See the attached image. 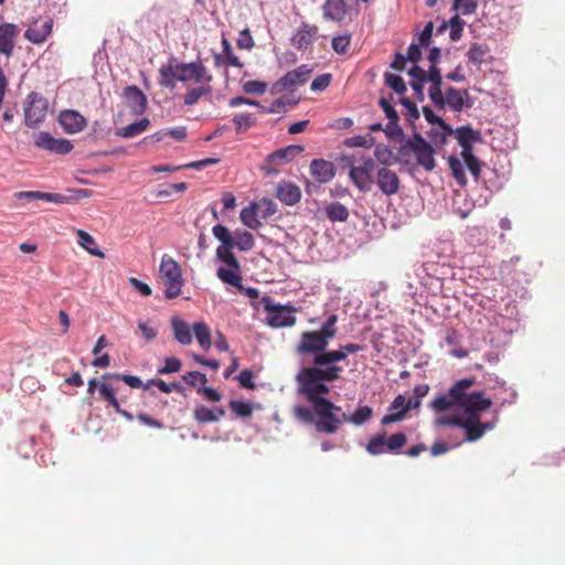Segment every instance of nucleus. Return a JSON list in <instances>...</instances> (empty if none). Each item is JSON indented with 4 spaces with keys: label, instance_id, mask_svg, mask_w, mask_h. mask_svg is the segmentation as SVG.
<instances>
[{
    "label": "nucleus",
    "instance_id": "f257e3e1",
    "mask_svg": "<svg viewBox=\"0 0 565 565\" xmlns=\"http://www.w3.org/2000/svg\"><path fill=\"white\" fill-rule=\"evenodd\" d=\"M426 139L420 132L414 130L411 136L398 146V157L396 160L402 161L406 166V171L413 175L417 167H422L425 171L431 172L437 167L435 156L437 149L447 143L448 137L452 136L454 128L450 124L445 122L436 128H430Z\"/></svg>",
    "mask_w": 565,
    "mask_h": 565
},
{
    "label": "nucleus",
    "instance_id": "f03ea898",
    "mask_svg": "<svg viewBox=\"0 0 565 565\" xmlns=\"http://www.w3.org/2000/svg\"><path fill=\"white\" fill-rule=\"evenodd\" d=\"M212 234L220 242L215 253L216 259L225 264V269L241 270V264L233 249L236 247L244 253L252 250L255 246L254 235L238 228L231 232L227 226L220 223L212 227Z\"/></svg>",
    "mask_w": 565,
    "mask_h": 565
},
{
    "label": "nucleus",
    "instance_id": "7ed1b4c3",
    "mask_svg": "<svg viewBox=\"0 0 565 565\" xmlns=\"http://www.w3.org/2000/svg\"><path fill=\"white\" fill-rule=\"evenodd\" d=\"M213 79L212 74L201 61L179 62L174 55H171L167 63L159 67L158 84L168 89H174L177 83H186L194 81L195 83L210 84Z\"/></svg>",
    "mask_w": 565,
    "mask_h": 565
},
{
    "label": "nucleus",
    "instance_id": "20e7f679",
    "mask_svg": "<svg viewBox=\"0 0 565 565\" xmlns=\"http://www.w3.org/2000/svg\"><path fill=\"white\" fill-rule=\"evenodd\" d=\"M296 418L305 425H315L318 433L326 435L335 434L340 426L345 423L342 419L341 406L330 403L327 405L310 408L303 405H296L294 408Z\"/></svg>",
    "mask_w": 565,
    "mask_h": 565
},
{
    "label": "nucleus",
    "instance_id": "39448f33",
    "mask_svg": "<svg viewBox=\"0 0 565 565\" xmlns=\"http://www.w3.org/2000/svg\"><path fill=\"white\" fill-rule=\"evenodd\" d=\"M475 377H465L459 380L460 390L458 392V411L461 412V418H470L471 423H477L481 414L492 406V399L484 396L483 391L468 392L475 384Z\"/></svg>",
    "mask_w": 565,
    "mask_h": 565
},
{
    "label": "nucleus",
    "instance_id": "423d86ee",
    "mask_svg": "<svg viewBox=\"0 0 565 565\" xmlns=\"http://www.w3.org/2000/svg\"><path fill=\"white\" fill-rule=\"evenodd\" d=\"M297 382V394L303 396L311 408L333 403L328 395L331 392L330 383L313 379L300 373L295 376Z\"/></svg>",
    "mask_w": 565,
    "mask_h": 565
},
{
    "label": "nucleus",
    "instance_id": "0eeeda50",
    "mask_svg": "<svg viewBox=\"0 0 565 565\" xmlns=\"http://www.w3.org/2000/svg\"><path fill=\"white\" fill-rule=\"evenodd\" d=\"M406 443L407 436L403 431L394 433L391 436H387L385 431H382L369 439L365 450L371 456H381L384 454L398 455Z\"/></svg>",
    "mask_w": 565,
    "mask_h": 565
},
{
    "label": "nucleus",
    "instance_id": "6e6552de",
    "mask_svg": "<svg viewBox=\"0 0 565 565\" xmlns=\"http://www.w3.org/2000/svg\"><path fill=\"white\" fill-rule=\"evenodd\" d=\"M159 273L164 279V297L167 299H174L179 297L184 285V278L179 263L164 254L161 258Z\"/></svg>",
    "mask_w": 565,
    "mask_h": 565
},
{
    "label": "nucleus",
    "instance_id": "1a4fd4ad",
    "mask_svg": "<svg viewBox=\"0 0 565 565\" xmlns=\"http://www.w3.org/2000/svg\"><path fill=\"white\" fill-rule=\"evenodd\" d=\"M267 313V323L273 328H286L296 323L295 307L275 303L270 296L265 295L259 299Z\"/></svg>",
    "mask_w": 565,
    "mask_h": 565
},
{
    "label": "nucleus",
    "instance_id": "9d476101",
    "mask_svg": "<svg viewBox=\"0 0 565 565\" xmlns=\"http://www.w3.org/2000/svg\"><path fill=\"white\" fill-rule=\"evenodd\" d=\"M394 99L393 94H390L388 97L382 96L377 105L383 110L385 117L387 118V122L385 125L384 134L391 141H398L399 145L407 139V136L404 132V129L399 125V115L395 109L394 105H392V100Z\"/></svg>",
    "mask_w": 565,
    "mask_h": 565
},
{
    "label": "nucleus",
    "instance_id": "9b49d317",
    "mask_svg": "<svg viewBox=\"0 0 565 565\" xmlns=\"http://www.w3.org/2000/svg\"><path fill=\"white\" fill-rule=\"evenodd\" d=\"M305 151V147L301 145H289L284 148H279L267 154L265 164L262 166V170L267 175H276L279 173L278 166L287 164L291 162L298 154Z\"/></svg>",
    "mask_w": 565,
    "mask_h": 565
},
{
    "label": "nucleus",
    "instance_id": "f8f14e48",
    "mask_svg": "<svg viewBox=\"0 0 565 565\" xmlns=\"http://www.w3.org/2000/svg\"><path fill=\"white\" fill-rule=\"evenodd\" d=\"M49 103L40 93L31 92L24 105V124L29 128H36L46 116Z\"/></svg>",
    "mask_w": 565,
    "mask_h": 565
},
{
    "label": "nucleus",
    "instance_id": "ddd939ff",
    "mask_svg": "<svg viewBox=\"0 0 565 565\" xmlns=\"http://www.w3.org/2000/svg\"><path fill=\"white\" fill-rule=\"evenodd\" d=\"M216 276L222 282L237 288L241 294L245 295L252 300L253 307L258 308V303L254 300L259 299V290L255 287L243 285L241 270L225 269V267L221 266L216 269Z\"/></svg>",
    "mask_w": 565,
    "mask_h": 565
},
{
    "label": "nucleus",
    "instance_id": "4468645a",
    "mask_svg": "<svg viewBox=\"0 0 565 565\" xmlns=\"http://www.w3.org/2000/svg\"><path fill=\"white\" fill-rule=\"evenodd\" d=\"M375 169L374 159L371 157L363 158V164L360 167H354L350 163V172L349 175L353 182V184L361 192H369L372 190L374 184L373 171Z\"/></svg>",
    "mask_w": 565,
    "mask_h": 565
},
{
    "label": "nucleus",
    "instance_id": "2eb2a0df",
    "mask_svg": "<svg viewBox=\"0 0 565 565\" xmlns=\"http://www.w3.org/2000/svg\"><path fill=\"white\" fill-rule=\"evenodd\" d=\"M329 347V342L324 340L320 334L313 331H305L300 335L299 343L296 347V351L300 355H311L318 359L321 353Z\"/></svg>",
    "mask_w": 565,
    "mask_h": 565
},
{
    "label": "nucleus",
    "instance_id": "dca6fc26",
    "mask_svg": "<svg viewBox=\"0 0 565 565\" xmlns=\"http://www.w3.org/2000/svg\"><path fill=\"white\" fill-rule=\"evenodd\" d=\"M34 146L51 153L65 156L68 154L74 145L66 138H55L49 131H40L34 137Z\"/></svg>",
    "mask_w": 565,
    "mask_h": 565
},
{
    "label": "nucleus",
    "instance_id": "f3484780",
    "mask_svg": "<svg viewBox=\"0 0 565 565\" xmlns=\"http://www.w3.org/2000/svg\"><path fill=\"white\" fill-rule=\"evenodd\" d=\"M343 367L340 365H328L320 361L312 360L311 365L301 366L300 374L318 379L324 382L333 383L340 379Z\"/></svg>",
    "mask_w": 565,
    "mask_h": 565
},
{
    "label": "nucleus",
    "instance_id": "a211bd4d",
    "mask_svg": "<svg viewBox=\"0 0 565 565\" xmlns=\"http://www.w3.org/2000/svg\"><path fill=\"white\" fill-rule=\"evenodd\" d=\"M436 426L457 427L465 431V437L460 441L473 443L478 439H469V435L475 436L479 431L480 418L477 423H471L470 418H461L460 415L440 416L435 420Z\"/></svg>",
    "mask_w": 565,
    "mask_h": 565
},
{
    "label": "nucleus",
    "instance_id": "6ab92c4d",
    "mask_svg": "<svg viewBox=\"0 0 565 565\" xmlns=\"http://www.w3.org/2000/svg\"><path fill=\"white\" fill-rule=\"evenodd\" d=\"M122 96L126 106L135 116H141L148 109V98L146 94L136 85H128L124 88Z\"/></svg>",
    "mask_w": 565,
    "mask_h": 565
},
{
    "label": "nucleus",
    "instance_id": "aec40b11",
    "mask_svg": "<svg viewBox=\"0 0 565 565\" xmlns=\"http://www.w3.org/2000/svg\"><path fill=\"white\" fill-rule=\"evenodd\" d=\"M57 122L63 131L68 135L81 132L87 126L86 118L75 109L61 110L57 116Z\"/></svg>",
    "mask_w": 565,
    "mask_h": 565
},
{
    "label": "nucleus",
    "instance_id": "412c9836",
    "mask_svg": "<svg viewBox=\"0 0 565 565\" xmlns=\"http://www.w3.org/2000/svg\"><path fill=\"white\" fill-rule=\"evenodd\" d=\"M459 380L456 381L446 394H438L429 404L430 408L437 413L446 412L449 409H458V392L460 390Z\"/></svg>",
    "mask_w": 565,
    "mask_h": 565
},
{
    "label": "nucleus",
    "instance_id": "4be33fe9",
    "mask_svg": "<svg viewBox=\"0 0 565 565\" xmlns=\"http://www.w3.org/2000/svg\"><path fill=\"white\" fill-rule=\"evenodd\" d=\"M275 196L284 205L294 206L301 200V190L296 183L282 180L277 183Z\"/></svg>",
    "mask_w": 565,
    "mask_h": 565
},
{
    "label": "nucleus",
    "instance_id": "5701e85b",
    "mask_svg": "<svg viewBox=\"0 0 565 565\" xmlns=\"http://www.w3.org/2000/svg\"><path fill=\"white\" fill-rule=\"evenodd\" d=\"M459 146L462 148L461 154L472 152L473 143L482 140L481 132L473 129L470 125L460 126L454 129V134Z\"/></svg>",
    "mask_w": 565,
    "mask_h": 565
},
{
    "label": "nucleus",
    "instance_id": "b1692460",
    "mask_svg": "<svg viewBox=\"0 0 565 565\" xmlns=\"http://www.w3.org/2000/svg\"><path fill=\"white\" fill-rule=\"evenodd\" d=\"M53 20L46 17L43 21H34L25 31L24 36L31 43H43L52 32Z\"/></svg>",
    "mask_w": 565,
    "mask_h": 565
},
{
    "label": "nucleus",
    "instance_id": "393cba45",
    "mask_svg": "<svg viewBox=\"0 0 565 565\" xmlns=\"http://www.w3.org/2000/svg\"><path fill=\"white\" fill-rule=\"evenodd\" d=\"M317 33L318 28L316 25L302 22L290 38V43L297 50L305 51L313 43Z\"/></svg>",
    "mask_w": 565,
    "mask_h": 565
},
{
    "label": "nucleus",
    "instance_id": "a878e982",
    "mask_svg": "<svg viewBox=\"0 0 565 565\" xmlns=\"http://www.w3.org/2000/svg\"><path fill=\"white\" fill-rule=\"evenodd\" d=\"M19 28L14 23L6 22L0 24V53L10 57L13 54L15 38L19 35Z\"/></svg>",
    "mask_w": 565,
    "mask_h": 565
},
{
    "label": "nucleus",
    "instance_id": "bb28decb",
    "mask_svg": "<svg viewBox=\"0 0 565 565\" xmlns=\"http://www.w3.org/2000/svg\"><path fill=\"white\" fill-rule=\"evenodd\" d=\"M313 68L308 64H301L295 70L288 71L285 75H282L280 79V84L282 87H286L287 90L294 92V87L298 85H302L307 82L308 76L312 73Z\"/></svg>",
    "mask_w": 565,
    "mask_h": 565
},
{
    "label": "nucleus",
    "instance_id": "cd10ccee",
    "mask_svg": "<svg viewBox=\"0 0 565 565\" xmlns=\"http://www.w3.org/2000/svg\"><path fill=\"white\" fill-rule=\"evenodd\" d=\"M213 57H214V65L216 67L233 66V67L242 68L244 66L243 63L241 62V60L238 58V56H236L233 53L231 42L224 36L222 38V52L215 53L213 55Z\"/></svg>",
    "mask_w": 565,
    "mask_h": 565
},
{
    "label": "nucleus",
    "instance_id": "c85d7f7f",
    "mask_svg": "<svg viewBox=\"0 0 565 565\" xmlns=\"http://www.w3.org/2000/svg\"><path fill=\"white\" fill-rule=\"evenodd\" d=\"M376 183L381 192L386 195L395 194L399 189V179L397 174L385 167L377 170Z\"/></svg>",
    "mask_w": 565,
    "mask_h": 565
},
{
    "label": "nucleus",
    "instance_id": "c756f323",
    "mask_svg": "<svg viewBox=\"0 0 565 565\" xmlns=\"http://www.w3.org/2000/svg\"><path fill=\"white\" fill-rule=\"evenodd\" d=\"M310 173L319 183L331 181L335 174V167L331 161L313 159L310 162Z\"/></svg>",
    "mask_w": 565,
    "mask_h": 565
},
{
    "label": "nucleus",
    "instance_id": "7c9ffc66",
    "mask_svg": "<svg viewBox=\"0 0 565 565\" xmlns=\"http://www.w3.org/2000/svg\"><path fill=\"white\" fill-rule=\"evenodd\" d=\"M99 398L105 401L108 404V406L113 407L116 413L124 416L127 420L131 422L135 418L131 413L121 408L119 401L116 396V391L111 384L107 382L100 383Z\"/></svg>",
    "mask_w": 565,
    "mask_h": 565
},
{
    "label": "nucleus",
    "instance_id": "2f4dec72",
    "mask_svg": "<svg viewBox=\"0 0 565 565\" xmlns=\"http://www.w3.org/2000/svg\"><path fill=\"white\" fill-rule=\"evenodd\" d=\"M404 403V395L398 394L393 402L387 407V414H385L381 419L382 426H388L394 423L402 422L407 413L405 408L403 407Z\"/></svg>",
    "mask_w": 565,
    "mask_h": 565
},
{
    "label": "nucleus",
    "instance_id": "473e14b6",
    "mask_svg": "<svg viewBox=\"0 0 565 565\" xmlns=\"http://www.w3.org/2000/svg\"><path fill=\"white\" fill-rule=\"evenodd\" d=\"M447 102L449 108L455 113H460L463 108H471L472 103H465V97L470 99L467 89H458L454 86L446 88Z\"/></svg>",
    "mask_w": 565,
    "mask_h": 565
},
{
    "label": "nucleus",
    "instance_id": "72a5a7b5",
    "mask_svg": "<svg viewBox=\"0 0 565 565\" xmlns=\"http://www.w3.org/2000/svg\"><path fill=\"white\" fill-rule=\"evenodd\" d=\"M151 125V121L147 117H142L141 119L134 121L127 126L120 127L116 129L115 135L119 138H134L142 132H145Z\"/></svg>",
    "mask_w": 565,
    "mask_h": 565
},
{
    "label": "nucleus",
    "instance_id": "f704fd0d",
    "mask_svg": "<svg viewBox=\"0 0 565 565\" xmlns=\"http://www.w3.org/2000/svg\"><path fill=\"white\" fill-rule=\"evenodd\" d=\"M481 181L483 183L484 189L489 191L490 194H492L494 192L500 191L503 188L507 178L504 177V174H499L497 169L487 168L483 171Z\"/></svg>",
    "mask_w": 565,
    "mask_h": 565
},
{
    "label": "nucleus",
    "instance_id": "c9c22d12",
    "mask_svg": "<svg viewBox=\"0 0 565 565\" xmlns=\"http://www.w3.org/2000/svg\"><path fill=\"white\" fill-rule=\"evenodd\" d=\"M174 339L182 345H188L192 342V332L189 324L174 316L171 319Z\"/></svg>",
    "mask_w": 565,
    "mask_h": 565
},
{
    "label": "nucleus",
    "instance_id": "e433bc0d",
    "mask_svg": "<svg viewBox=\"0 0 565 565\" xmlns=\"http://www.w3.org/2000/svg\"><path fill=\"white\" fill-rule=\"evenodd\" d=\"M347 13L343 0H327L323 4V18L330 21H341Z\"/></svg>",
    "mask_w": 565,
    "mask_h": 565
},
{
    "label": "nucleus",
    "instance_id": "4c0bfd02",
    "mask_svg": "<svg viewBox=\"0 0 565 565\" xmlns=\"http://www.w3.org/2000/svg\"><path fill=\"white\" fill-rule=\"evenodd\" d=\"M259 204L252 202L248 206L241 210L239 217L242 223L250 230H258L262 222L257 218Z\"/></svg>",
    "mask_w": 565,
    "mask_h": 565
},
{
    "label": "nucleus",
    "instance_id": "58836bf2",
    "mask_svg": "<svg viewBox=\"0 0 565 565\" xmlns=\"http://www.w3.org/2000/svg\"><path fill=\"white\" fill-rule=\"evenodd\" d=\"M374 157L385 168H387L388 166H392L394 163H399L406 168L404 162L396 160V158L398 157V150L394 154L392 149L386 145H383V143L376 145L375 149H374Z\"/></svg>",
    "mask_w": 565,
    "mask_h": 565
},
{
    "label": "nucleus",
    "instance_id": "ea45409f",
    "mask_svg": "<svg viewBox=\"0 0 565 565\" xmlns=\"http://www.w3.org/2000/svg\"><path fill=\"white\" fill-rule=\"evenodd\" d=\"M324 213L331 222H345L350 215L348 207L338 201L328 203Z\"/></svg>",
    "mask_w": 565,
    "mask_h": 565
},
{
    "label": "nucleus",
    "instance_id": "a19ab883",
    "mask_svg": "<svg viewBox=\"0 0 565 565\" xmlns=\"http://www.w3.org/2000/svg\"><path fill=\"white\" fill-rule=\"evenodd\" d=\"M372 415L373 409L367 405H363L359 406L352 414L342 413V419H344L345 423L362 426L371 419Z\"/></svg>",
    "mask_w": 565,
    "mask_h": 565
},
{
    "label": "nucleus",
    "instance_id": "79ce46f5",
    "mask_svg": "<svg viewBox=\"0 0 565 565\" xmlns=\"http://www.w3.org/2000/svg\"><path fill=\"white\" fill-rule=\"evenodd\" d=\"M510 337V333L500 329L498 326H494L488 331L487 335L484 337V341L492 348L501 349L507 345Z\"/></svg>",
    "mask_w": 565,
    "mask_h": 565
},
{
    "label": "nucleus",
    "instance_id": "37998d69",
    "mask_svg": "<svg viewBox=\"0 0 565 565\" xmlns=\"http://www.w3.org/2000/svg\"><path fill=\"white\" fill-rule=\"evenodd\" d=\"M228 406L235 414V416L239 418L250 417L255 408H262V405L259 403H250L237 399H231L228 402Z\"/></svg>",
    "mask_w": 565,
    "mask_h": 565
},
{
    "label": "nucleus",
    "instance_id": "c03bdc74",
    "mask_svg": "<svg viewBox=\"0 0 565 565\" xmlns=\"http://www.w3.org/2000/svg\"><path fill=\"white\" fill-rule=\"evenodd\" d=\"M102 380L103 382H106L107 380L121 381L130 388H141V386H143L142 380L139 376L132 374L108 372L102 375Z\"/></svg>",
    "mask_w": 565,
    "mask_h": 565
},
{
    "label": "nucleus",
    "instance_id": "a18cd8bd",
    "mask_svg": "<svg viewBox=\"0 0 565 565\" xmlns=\"http://www.w3.org/2000/svg\"><path fill=\"white\" fill-rule=\"evenodd\" d=\"M77 242L89 254L102 258L105 256L104 252L97 246L95 238L89 233L78 230Z\"/></svg>",
    "mask_w": 565,
    "mask_h": 565
},
{
    "label": "nucleus",
    "instance_id": "49530a36",
    "mask_svg": "<svg viewBox=\"0 0 565 565\" xmlns=\"http://www.w3.org/2000/svg\"><path fill=\"white\" fill-rule=\"evenodd\" d=\"M465 167L469 170L470 174L473 177L476 183L481 182V178L483 174L481 161L475 156L473 151L469 152V154H461Z\"/></svg>",
    "mask_w": 565,
    "mask_h": 565
},
{
    "label": "nucleus",
    "instance_id": "de8ad7c7",
    "mask_svg": "<svg viewBox=\"0 0 565 565\" xmlns=\"http://www.w3.org/2000/svg\"><path fill=\"white\" fill-rule=\"evenodd\" d=\"M193 333L198 343L204 349L209 350L211 348V331L207 324L203 321L194 322L192 326Z\"/></svg>",
    "mask_w": 565,
    "mask_h": 565
},
{
    "label": "nucleus",
    "instance_id": "09e8293b",
    "mask_svg": "<svg viewBox=\"0 0 565 565\" xmlns=\"http://www.w3.org/2000/svg\"><path fill=\"white\" fill-rule=\"evenodd\" d=\"M449 168L454 179L460 188H465L467 185V178L465 173V163L460 161L457 157L450 156L448 158Z\"/></svg>",
    "mask_w": 565,
    "mask_h": 565
},
{
    "label": "nucleus",
    "instance_id": "8fccbe9b",
    "mask_svg": "<svg viewBox=\"0 0 565 565\" xmlns=\"http://www.w3.org/2000/svg\"><path fill=\"white\" fill-rule=\"evenodd\" d=\"M396 104L402 105L406 109V120L407 122L416 130L415 122L420 117V111L418 109L417 104L412 100L409 97H401Z\"/></svg>",
    "mask_w": 565,
    "mask_h": 565
},
{
    "label": "nucleus",
    "instance_id": "3c124183",
    "mask_svg": "<svg viewBox=\"0 0 565 565\" xmlns=\"http://www.w3.org/2000/svg\"><path fill=\"white\" fill-rule=\"evenodd\" d=\"M384 84L396 95L403 96L407 92L406 83L398 74L386 72L384 74Z\"/></svg>",
    "mask_w": 565,
    "mask_h": 565
},
{
    "label": "nucleus",
    "instance_id": "603ef678",
    "mask_svg": "<svg viewBox=\"0 0 565 565\" xmlns=\"http://www.w3.org/2000/svg\"><path fill=\"white\" fill-rule=\"evenodd\" d=\"M493 382H494V384H493L492 388H500L503 392H509V398L508 397H498L501 405H505V404L513 405L516 403L518 392L513 387L507 386L505 381L500 379L499 376H494Z\"/></svg>",
    "mask_w": 565,
    "mask_h": 565
},
{
    "label": "nucleus",
    "instance_id": "864d4df0",
    "mask_svg": "<svg viewBox=\"0 0 565 565\" xmlns=\"http://www.w3.org/2000/svg\"><path fill=\"white\" fill-rule=\"evenodd\" d=\"M232 121L237 134L244 132L256 125V118L249 113L237 114Z\"/></svg>",
    "mask_w": 565,
    "mask_h": 565
},
{
    "label": "nucleus",
    "instance_id": "5fc2aeb1",
    "mask_svg": "<svg viewBox=\"0 0 565 565\" xmlns=\"http://www.w3.org/2000/svg\"><path fill=\"white\" fill-rule=\"evenodd\" d=\"M212 92V87L206 85H201L198 87H194L186 92V94L183 96V103L185 106H192L198 103V100Z\"/></svg>",
    "mask_w": 565,
    "mask_h": 565
},
{
    "label": "nucleus",
    "instance_id": "6e6d98bb",
    "mask_svg": "<svg viewBox=\"0 0 565 565\" xmlns=\"http://www.w3.org/2000/svg\"><path fill=\"white\" fill-rule=\"evenodd\" d=\"M423 82L430 83L428 90H441L443 76L440 68L436 65L429 66L425 77H423Z\"/></svg>",
    "mask_w": 565,
    "mask_h": 565
},
{
    "label": "nucleus",
    "instance_id": "4d7b16f0",
    "mask_svg": "<svg viewBox=\"0 0 565 565\" xmlns=\"http://www.w3.org/2000/svg\"><path fill=\"white\" fill-rule=\"evenodd\" d=\"M487 52L488 50L483 45L475 42L471 44L466 55L469 63L473 65H481L484 62Z\"/></svg>",
    "mask_w": 565,
    "mask_h": 565
},
{
    "label": "nucleus",
    "instance_id": "13d9d810",
    "mask_svg": "<svg viewBox=\"0 0 565 565\" xmlns=\"http://www.w3.org/2000/svg\"><path fill=\"white\" fill-rule=\"evenodd\" d=\"M375 142V138L371 135H356L350 138H347L343 141V145L349 148H371Z\"/></svg>",
    "mask_w": 565,
    "mask_h": 565
},
{
    "label": "nucleus",
    "instance_id": "bf43d9fd",
    "mask_svg": "<svg viewBox=\"0 0 565 565\" xmlns=\"http://www.w3.org/2000/svg\"><path fill=\"white\" fill-rule=\"evenodd\" d=\"M316 361H320L323 364L328 365H338L339 362H342L345 360L344 353L339 349L337 350H329L328 348L324 350L323 353L318 359H315Z\"/></svg>",
    "mask_w": 565,
    "mask_h": 565
},
{
    "label": "nucleus",
    "instance_id": "052dcab7",
    "mask_svg": "<svg viewBox=\"0 0 565 565\" xmlns=\"http://www.w3.org/2000/svg\"><path fill=\"white\" fill-rule=\"evenodd\" d=\"M193 417L199 424L215 423L216 416H214L213 408L205 405H199L194 408Z\"/></svg>",
    "mask_w": 565,
    "mask_h": 565
},
{
    "label": "nucleus",
    "instance_id": "680f3d73",
    "mask_svg": "<svg viewBox=\"0 0 565 565\" xmlns=\"http://www.w3.org/2000/svg\"><path fill=\"white\" fill-rule=\"evenodd\" d=\"M181 380L189 386L194 387L198 391L199 385L207 383L205 373L201 371H190L181 375Z\"/></svg>",
    "mask_w": 565,
    "mask_h": 565
},
{
    "label": "nucleus",
    "instance_id": "e2e57ef3",
    "mask_svg": "<svg viewBox=\"0 0 565 565\" xmlns=\"http://www.w3.org/2000/svg\"><path fill=\"white\" fill-rule=\"evenodd\" d=\"M448 23H449L448 28H450V32H449L450 40L451 41L460 40L462 36V32H463L466 22L458 14H455L449 19Z\"/></svg>",
    "mask_w": 565,
    "mask_h": 565
},
{
    "label": "nucleus",
    "instance_id": "0e129e2a",
    "mask_svg": "<svg viewBox=\"0 0 565 565\" xmlns=\"http://www.w3.org/2000/svg\"><path fill=\"white\" fill-rule=\"evenodd\" d=\"M256 203L259 204L258 215L264 220L269 218L277 212V204L270 198H263Z\"/></svg>",
    "mask_w": 565,
    "mask_h": 565
},
{
    "label": "nucleus",
    "instance_id": "69168bd1",
    "mask_svg": "<svg viewBox=\"0 0 565 565\" xmlns=\"http://www.w3.org/2000/svg\"><path fill=\"white\" fill-rule=\"evenodd\" d=\"M182 362L178 358L171 356L164 359V364L157 370V374L167 375L177 373L181 370Z\"/></svg>",
    "mask_w": 565,
    "mask_h": 565
},
{
    "label": "nucleus",
    "instance_id": "338daca9",
    "mask_svg": "<svg viewBox=\"0 0 565 565\" xmlns=\"http://www.w3.org/2000/svg\"><path fill=\"white\" fill-rule=\"evenodd\" d=\"M351 43V34L344 33L332 38L331 46L338 54H345Z\"/></svg>",
    "mask_w": 565,
    "mask_h": 565
},
{
    "label": "nucleus",
    "instance_id": "774afa93",
    "mask_svg": "<svg viewBox=\"0 0 565 565\" xmlns=\"http://www.w3.org/2000/svg\"><path fill=\"white\" fill-rule=\"evenodd\" d=\"M196 392L207 402L216 403L222 398L221 393L216 388L206 384L199 385Z\"/></svg>",
    "mask_w": 565,
    "mask_h": 565
}]
</instances>
